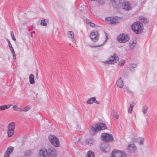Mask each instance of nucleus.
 Listing matches in <instances>:
<instances>
[{
	"mask_svg": "<svg viewBox=\"0 0 157 157\" xmlns=\"http://www.w3.org/2000/svg\"><path fill=\"white\" fill-rule=\"evenodd\" d=\"M107 128L105 124L102 123H98L90 127L89 132L90 134L92 135L95 134L98 131Z\"/></svg>",
	"mask_w": 157,
	"mask_h": 157,
	"instance_id": "1",
	"label": "nucleus"
},
{
	"mask_svg": "<svg viewBox=\"0 0 157 157\" xmlns=\"http://www.w3.org/2000/svg\"><path fill=\"white\" fill-rule=\"evenodd\" d=\"M132 29L135 33L140 34L143 30V25L139 21L134 22L132 26Z\"/></svg>",
	"mask_w": 157,
	"mask_h": 157,
	"instance_id": "2",
	"label": "nucleus"
},
{
	"mask_svg": "<svg viewBox=\"0 0 157 157\" xmlns=\"http://www.w3.org/2000/svg\"><path fill=\"white\" fill-rule=\"evenodd\" d=\"M48 139L52 144L55 147L59 146V142L58 139L54 135H51L48 136Z\"/></svg>",
	"mask_w": 157,
	"mask_h": 157,
	"instance_id": "3",
	"label": "nucleus"
},
{
	"mask_svg": "<svg viewBox=\"0 0 157 157\" xmlns=\"http://www.w3.org/2000/svg\"><path fill=\"white\" fill-rule=\"evenodd\" d=\"M117 39L120 43H125L129 40V36L124 33L121 34L117 36Z\"/></svg>",
	"mask_w": 157,
	"mask_h": 157,
	"instance_id": "4",
	"label": "nucleus"
},
{
	"mask_svg": "<svg viewBox=\"0 0 157 157\" xmlns=\"http://www.w3.org/2000/svg\"><path fill=\"white\" fill-rule=\"evenodd\" d=\"M101 136L102 140L105 142H110L113 139V136L111 134L106 133H102Z\"/></svg>",
	"mask_w": 157,
	"mask_h": 157,
	"instance_id": "5",
	"label": "nucleus"
},
{
	"mask_svg": "<svg viewBox=\"0 0 157 157\" xmlns=\"http://www.w3.org/2000/svg\"><path fill=\"white\" fill-rule=\"evenodd\" d=\"M110 157H125L127 155L123 151L114 150L111 153Z\"/></svg>",
	"mask_w": 157,
	"mask_h": 157,
	"instance_id": "6",
	"label": "nucleus"
},
{
	"mask_svg": "<svg viewBox=\"0 0 157 157\" xmlns=\"http://www.w3.org/2000/svg\"><path fill=\"white\" fill-rule=\"evenodd\" d=\"M48 157H56L57 152L56 149L52 147H49L47 149Z\"/></svg>",
	"mask_w": 157,
	"mask_h": 157,
	"instance_id": "7",
	"label": "nucleus"
},
{
	"mask_svg": "<svg viewBox=\"0 0 157 157\" xmlns=\"http://www.w3.org/2000/svg\"><path fill=\"white\" fill-rule=\"evenodd\" d=\"M119 17H106L105 18V20L106 21H107L108 23L112 24H118L119 22L117 21L118 20Z\"/></svg>",
	"mask_w": 157,
	"mask_h": 157,
	"instance_id": "8",
	"label": "nucleus"
},
{
	"mask_svg": "<svg viewBox=\"0 0 157 157\" xmlns=\"http://www.w3.org/2000/svg\"><path fill=\"white\" fill-rule=\"evenodd\" d=\"M119 59V57L116 56L115 54H114L113 56H111L109 59L107 61H105V62L109 64L115 63L118 61Z\"/></svg>",
	"mask_w": 157,
	"mask_h": 157,
	"instance_id": "9",
	"label": "nucleus"
},
{
	"mask_svg": "<svg viewBox=\"0 0 157 157\" xmlns=\"http://www.w3.org/2000/svg\"><path fill=\"white\" fill-rule=\"evenodd\" d=\"M47 149L42 147L39 151L38 157H48Z\"/></svg>",
	"mask_w": 157,
	"mask_h": 157,
	"instance_id": "10",
	"label": "nucleus"
},
{
	"mask_svg": "<svg viewBox=\"0 0 157 157\" xmlns=\"http://www.w3.org/2000/svg\"><path fill=\"white\" fill-rule=\"evenodd\" d=\"M137 148L134 144H129L128 146L127 151L129 153H133L136 151Z\"/></svg>",
	"mask_w": 157,
	"mask_h": 157,
	"instance_id": "11",
	"label": "nucleus"
},
{
	"mask_svg": "<svg viewBox=\"0 0 157 157\" xmlns=\"http://www.w3.org/2000/svg\"><path fill=\"white\" fill-rule=\"evenodd\" d=\"M90 37L93 42H95L97 41L99 38L98 32H92Z\"/></svg>",
	"mask_w": 157,
	"mask_h": 157,
	"instance_id": "12",
	"label": "nucleus"
},
{
	"mask_svg": "<svg viewBox=\"0 0 157 157\" xmlns=\"http://www.w3.org/2000/svg\"><path fill=\"white\" fill-rule=\"evenodd\" d=\"M13 151V147H8L5 153L4 157H10V154L12 153Z\"/></svg>",
	"mask_w": 157,
	"mask_h": 157,
	"instance_id": "13",
	"label": "nucleus"
},
{
	"mask_svg": "<svg viewBox=\"0 0 157 157\" xmlns=\"http://www.w3.org/2000/svg\"><path fill=\"white\" fill-rule=\"evenodd\" d=\"M94 102L98 104H99L100 103L99 101H98L96 100L95 97L90 98L88 99L87 101V103L89 104H92Z\"/></svg>",
	"mask_w": 157,
	"mask_h": 157,
	"instance_id": "14",
	"label": "nucleus"
},
{
	"mask_svg": "<svg viewBox=\"0 0 157 157\" xmlns=\"http://www.w3.org/2000/svg\"><path fill=\"white\" fill-rule=\"evenodd\" d=\"M137 41L136 39L134 38L129 42V47L131 49H133L136 45Z\"/></svg>",
	"mask_w": 157,
	"mask_h": 157,
	"instance_id": "15",
	"label": "nucleus"
},
{
	"mask_svg": "<svg viewBox=\"0 0 157 157\" xmlns=\"http://www.w3.org/2000/svg\"><path fill=\"white\" fill-rule=\"evenodd\" d=\"M122 8L125 10H129L131 9V7L129 3L127 1L123 3L122 6Z\"/></svg>",
	"mask_w": 157,
	"mask_h": 157,
	"instance_id": "16",
	"label": "nucleus"
},
{
	"mask_svg": "<svg viewBox=\"0 0 157 157\" xmlns=\"http://www.w3.org/2000/svg\"><path fill=\"white\" fill-rule=\"evenodd\" d=\"M123 0H110V2L114 6H117L120 4Z\"/></svg>",
	"mask_w": 157,
	"mask_h": 157,
	"instance_id": "17",
	"label": "nucleus"
},
{
	"mask_svg": "<svg viewBox=\"0 0 157 157\" xmlns=\"http://www.w3.org/2000/svg\"><path fill=\"white\" fill-rule=\"evenodd\" d=\"M116 85L117 87L120 88H122L124 86L123 83L121 78H119L116 83Z\"/></svg>",
	"mask_w": 157,
	"mask_h": 157,
	"instance_id": "18",
	"label": "nucleus"
},
{
	"mask_svg": "<svg viewBox=\"0 0 157 157\" xmlns=\"http://www.w3.org/2000/svg\"><path fill=\"white\" fill-rule=\"evenodd\" d=\"M94 143V140L91 138L87 139L86 140V144L89 146H91Z\"/></svg>",
	"mask_w": 157,
	"mask_h": 157,
	"instance_id": "19",
	"label": "nucleus"
},
{
	"mask_svg": "<svg viewBox=\"0 0 157 157\" xmlns=\"http://www.w3.org/2000/svg\"><path fill=\"white\" fill-rule=\"evenodd\" d=\"M15 128V123L13 122H12L9 124L8 126L7 130H14Z\"/></svg>",
	"mask_w": 157,
	"mask_h": 157,
	"instance_id": "20",
	"label": "nucleus"
},
{
	"mask_svg": "<svg viewBox=\"0 0 157 157\" xmlns=\"http://www.w3.org/2000/svg\"><path fill=\"white\" fill-rule=\"evenodd\" d=\"M12 105H3L2 106H0V111L5 110L9 108Z\"/></svg>",
	"mask_w": 157,
	"mask_h": 157,
	"instance_id": "21",
	"label": "nucleus"
},
{
	"mask_svg": "<svg viewBox=\"0 0 157 157\" xmlns=\"http://www.w3.org/2000/svg\"><path fill=\"white\" fill-rule=\"evenodd\" d=\"M29 80L31 84H33L35 82L34 76L33 74H31L29 76Z\"/></svg>",
	"mask_w": 157,
	"mask_h": 157,
	"instance_id": "22",
	"label": "nucleus"
},
{
	"mask_svg": "<svg viewBox=\"0 0 157 157\" xmlns=\"http://www.w3.org/2000/svg\"><path fill=\"white\" fill-rule=\"evenodd\" d=\"M139 20L144 24L147 23L148 21L147 19L143 17H140L139 18Z\"/></svg>",
	"mask_w": 157,
	"mask_h": 157,
	"instance_id": "23",
	"label": "nucleus"
},
{
	"mask_svg": "<svg viewBox=\"0 0 157 157\" xmlns=\"http://www.w3.org/2000/svg\"><path fill=\"white\" fill-rule=\"evenodd\" d=\"M86 157H95V154L92 151H89L87 152Z\"/></svg>",
	"mask_w": 157,
	"mask_h": 157,
	"instance_id": "24",
	"label": "nucleus"
},
{
	"mask_svg": "<svg viewBox=\"0 0 157 157\" xmlns=\"http://www.w3.org/2000/svg\"><path fill=\"white\" fill-rule=\"evenodd\" d=\"M105 36L106 37V39L105 40L104 43H103V44H102L100 45H97L94 46H91V47L92 48H94V47L96 48V47H100L101 46H102V45H103L106 42L107 40L108 39V34L106 33H105Z\"/></svg>",
	"mask_w": 157,
	"mask_h": 157,
	"instance_id": "25",
	"label": "nucleus"
},
{
	"mask_svg": "<svg viewBox=\"0 0 157 157\" xmlns=\"http://www.w3.org/2000/svg\"><path fill=\"white\" fill-rule=\"evenodd\" d=\"M67 36L70 38L73 39L74 36V33L72 31H68L67 33Z\"/></svg>",
	"mask_w": 157,
	"mask_h": 157,
	"instance_id": "26",
	"label": "nucleus"
},
{
	"mask_svg": "<svg viewBox=\"0 0 157 157\" xmlns=\"http://www.w3.org/2000/svg\"><path fill=\"white\" fill-rule=\"evenodd\" d=\"M8 136L9 137L12 136L14 133V130H7Z\"/></svg>",
	"mask_w": 157,
	"mask_h": 157,
	"instance_id": "27",
	"label": "nucleus"
},
{
	"mask_svg": "<svg viewBox=\"0 0 157 157\" xmlns=\"http://www.w3.org/2000/svg\"><path fill=\"white\" fill-rule=\"evenodd\" d=\"M123 89L124 91L126 92L129 94H132V91L128 89V87L126 86H124Z\"/></svg>",
	"mask_w": 157,
	"mask_h": 157,
	"instance_id": "28",
	"label": "nucleus"
},
{
	"mask_svg": "<svg viewBox=\"0 0 157 157\" xmlns=\"http://www.w3.org/2000/svg\"><path fill=\"white\" fill-rule=\"evenodd\" d=\"M30 106L29 105H28L27 106L24 108V109H23V111H28L30 109Z\"/></svg>",
	"mask_w": 157,
	"mask_h": 157,
	"instance_id": "29",
	"label": "nucleus"
},
{
	"mask_svg": "<svg viewBox=\"0 0 157 157\" xmlns=\"http://www.w3.org/2000/svg\"><path fill=\"white\" fill-rule=\"evenodd\" d=\"M46 19H43L41 21L40 24L43 26H46L47 25V23L45 21Z\"/></svg>",
	"mask_w": 157,
	"mask_h": 157,
	"instance_id": "30",
	"label": "nucleus"
},
{
	"mask_svg": "<svg viewBox=\"0 0 157 157\" xmlns=\"http://www.w3.org/2000/svg\"><path fill=\"white\" fill-rule=\"evenodd\" d=\"M125 63V62L124 60L121 59L120 60V61L119 62L118 65H120V66H122Z\"/></svg>",
	"mask_w": 157,
	"mask_h": 157,
	"instance_id": "31",
	"label": "nucleus"
},
{
	"mask_svg": "<svg viewBox=\"0 0 157 157\" xmlns=\"http://www.w3.org/2000/svg\"><path fill=\"white\" fill-rule=\"evenodd\" d=\"M148 110V108L146 106H144L142 109L143 112L144 114H145L147 113Z\"/></svg>",
	"mask_w": 157,
	"mask_h": 157,
	"instance_id": "32",
	"label": "nucleus"
},
{
	"mask_svg": "<svg viewBox=\"0 0 157 157\" xmlns=\"http://www.w3.org/2000/svg\"><path fill=\"white\" fill-rule=\"evenodd\" d=\"M31 154V151L30 150L26 151L25 153V155L26 156H30Z\"/></svg>",
	"mask_w": 157,
	"mask_h": 157,
	"instance_id": "33",
	"label": "nucleus"
},
{
	"mask_svg": "<svg viewBox=\"0 0 157 157\" xmlns=\"http://www.w3.org/2000/svg\"><path fill=\"white\" fill-rule=\"evenodd\" d=\"M139 139H140V141H139L140 144V145H143L144 144V139L142 137H140L139 138Z\"/></svg>",
	"mask_w": 157,
	"mask_h": 157,
	"instance_id": "34",
	"label": "nucleus"
},
{
	"mask_svg": "<svg viewBox=\"0 0 157 157\" xmlns=\"http://www.w3.org/2000/svg\"><path fill=\"white\" fill-rule=\"evenodd\" d=\"M11 36L12 39L14 41L16 40V39L14 37V33L13 31L10 32Z\"/></svg>",
	"mask_w": 157,
	"mask_h": 157,
	"instance_id": "35",
	"label": "nucleus"
},
{
	"mask_svg": "<svg viewBox=\"0 0 157 157\" xmlns=\"http://www.w3.org/2000/svg\"><path fill=\"white\" fill-rule=\"evenodd\" d=\"M137 66V65L135 63L131 64L130 65V67L132 68H136Z\"/></svg>",
	"mask_w": 157,
	"mask_h": 157,
	"instance_id": "36",
	"label": "nucleus"
},
{
	"mask_svg": "<svg viewBox=\"0 0 157 157\" xmlns=\"http://www.w3.org/2000/svg\"><path fill=\"white\" fill-rule=\"evenodd\" d=\"M113 117L117 119L118 118V115L116 112H114V114H113Z\"/></svg>",
	"mask_w": 157,
	"mask_h": 157,
	"instance_id": "37",
	"label": "nucleus"
},
{
	"mask_svg": "<svg viewBox=\"0 0 157 157\" xmlns=\"http://www.w3.org/2000/svg\"><path fill=\"white\" fill-rule=\"evenodd\" d=\"M134 104V102L133 101H132L130 103V108L132 109H133Z\"/></svg>",
	"mask_w": 157,
	"mask_h": 157,
	"instance_id": "38",
	"label": "nucleus"
},
{
	"mask_svg": "<svg viewBox=\"0 0 157 157\" xmlns=\"http://www.w3.org/2000/svg\"><path fill=\"white\" fill-rule=\"evenodd\" d=\"M18 107L17 105H14L13 107V109L14 111H17V109H18Z\"/></svg>",
	"mask_w": 157,
	"mask_h": 157,
	"instance_id": "39",
	"label": "nucleus"
},
{
	"mask_svg": "<svg viewBox=\"0 0 157 157\" xmlns=\"http://www.w3.org/2000/svg\"><path fill=\"white\" fill-rule=\"evenodd\" d=\"M77 143L78 144H83V143L82 141H80V138H79L78 140L77 141Z\"/></svg>",
	"mask_w": 157,
	"mask_h": 157,
	"instance_id": "40",
	"label": "nucleus"
},
{
	"mask_svg": "<svg viewBox=\"0 0 157 157\" xmlns=\"http://www.w3.org/2000/svg\"><path fill=\"white\" fill-rule=\"evenodd\" d=\"M12 54L13 58L14 59H16V55L14 51H13V52H12Z\"/></svg>",
	"mask_w": 157,
	"mask_h": 157,
	"instance_id": "41",
	"label": "nucleus"
},
{
	"mask_svg": "<svg viewBox=\"0 0 157 157\" xmlns=\"http://www.w3.org/2000/svg\"><path fill=\"white\" fill-rule=\"evenodd\" d=\"M7 40L8 42V45L9 47V48L12 47V45L11 44L10 41L9 40H8V39H7Z\"/></svg>",
	"mask_w": 157,
	"mask_h": 157,
	"instance_id": "42",
	"label": "nucleus"
},
{
	"mask_svg": "<svg viewBox=\"0 0 157 157\" xmlns=\"http://www.w3.org/2000/svg\"><path fill=\"white\" fill-rule=\"evenodd\" d=\"M90 25V26L92 27H95V25L94 23H92V22L90 23V24H89Z\"/></svg>",
	"mask_w": 157,
	"mask_h": 157,
	"instance_id": "43",
	"label": "nucleus"
},
{
	"mask_svg": "<svg viewBox=\"0 0 157 157\" xmlns=\"http://www.w3.org/2000/svg\"><path fill=\"white\" fill-rule=\"evenodd\" d=\"M86 23L88 25H89L90 24V23L91 22V21H90L89 20L87 19H86Z\"/></svg>",
	"mask_w": 157,
	"mask_h": 157,
	"instance_id": "44",
	"label": "nucleus"
},
{
	"mask_svg": "<svg viewBox=\"0 0 157 157\" xmlns=\"http://www.w3.org/2000/svg\"><path fill=\"white\" fill-rule=\"evenodd\" d=\"M17 111H20V112L23 111V109L21 108L20 107H18V109H17Z\"/></svg>",
	"mask_w": 157,
	"mask_h": 157,
	"instance_id": "45",
	"label": "nucleus"
},
{
	"mask_svg": "<svg viewBox=\"0 0 157 157\" xmlns=\"http://www.w3.org/2000/svg\"><path fill=\"white\" fill-rule=\"evenodd\" d=\"M132 109H131L130 108L128 109V112L129 113H131L132 112Z\"/></svg>",
	"mask_w": 157,
	"mask_h": 157,
	"instance_id": "46",
	"label": "nucleus"
},
{
	"mask_svg": "<svg viewBox=\"0 0 157 157\" xmlns=\"http://www.w3.org/2000/svg\"><path fill=\"white\" fill-rule=\"evenodd\" d=\"M10 48L11 52H13V51H14L13 48V47Z\"/></svg>",
	"mask_w": 157,
	"mask_h": 157,
	"instance_id": "47",
	"label": "nucleus"
},
{
	"mask_svg": "<svg viewBox=\"0 0 157 157\" xmlns=\"http://www.w3.org/2000/svg\"><path fill=\"white\" fill-rule=\"evenodd\" d=\"M132 140L133 142H136V139L135 138H133L132 139Z\"/></svg>",
	"mask_w": 157,
	"mask_h": 157,
	"instance_id": "48",
	"label": "nucleus"
},
{
	"mask_svg": "<svg viewBox=\"0 0 157 157\" xmlns=\"http://www.w3.org/2000/svg\"><path fill=\"white\" fill-rule=\"evenodd\" d=\"M38 72V71L37 70L36 73V78H37V79H38V72Z\"/></svg>",
	"mask_w": 157,
	"mask_h": 157,
	"instance_id": "49",
	"label": "nucleus"
},
{
	"mask_svg": "<svg viewBox=\"0 0 157 157\" xmlns=\"http://www.w3.org/2000/svg\"><path fill=\"white\" fill-rule=\"evenodd\" d=\"M90 1H97V0H90Z\"/></svg>",
	"mask_w": 157,
	"mask_h": 157,
	"instance_id": "50",
	"label": "nucleus"
},
{
	"mask_svg": "<svg viewBox=\"0 0 157 157\" xmlns=\"http://www.w3.org/2000/svg\"><path fill=\"white\" fill-rule=\"evenodd\" d=\"M22 142L23 143L24 142V141H23V140H22Z\"/></svg>",
	"mask_w": 157,
	"mask_h": 157,
	"instance_id": "51",
	"label": "nucleus"
},
{
	"mask_svg": "<svg viewBox=\"0 0 157 157\" xmlns=\"http://www.w3.org/2000/svg\"><path fill=\"white\" fill-rule=\"evenodd\" d=\"M103 152H105V150H103Z\"/></svg>",
	"mask_w": 157,
	"mask_h": 157,
	"instance_id": "52",
	"label": "nucleus"
}]
</instances>
